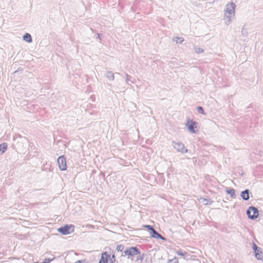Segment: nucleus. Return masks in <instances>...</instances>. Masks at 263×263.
Listing matches in <instances>:
<instances>
[{
    "label": "nucleus",
    "instance_id": "14",
    "mask_svg": "<svg viewBox=\"0 0 263 263\" xmlns=\"http://www.w3.org/2000/svg\"><path fill=\"white\" fill-rule=\"evenodd\" d=\"M23 40L28 43H31L32 42V37L30 34L26 33L23 36Z\"/></svg>",
    "mask_w": 263,
    "mask_h": 263
},
{
    "label": "nucleus",
    "instance_id": "15",
    "mask_svg": "<svg viewBox=\"0 0 263 263\" xmlns=\"http://www.w3.org/2000/svg\"><path fill=\"white\" fill-rule=\"evenodd\" d=\"M7 145L6 143H3L0 144V154L4 153L7 149Z\"/></svg>",
    "mask_w": 263,
    "mask_h": 263
},
{
    "label": "nucleus",
    "instance_id": "29",
    "mask_svg": "<svg viewBox=\"0 0 263 263\" xmlns=\"http://www.w3.org/2000/svg\"><path fill=\"white\" fill-rule=\"evenodd\" d=\"M174 260H176L175 263H178V259L176 257H174Z\"/></svg>",
    "mask_w": 263,
    "mask_h": 263
},
{
    "label": "nucleus",
    "instance_id": "30",
    "mask_svg": "<svg viewBox=\"0 0 263 263\" xmlns=\"http://www.w3.org/2000/svg\"><path fill=\"white\" fill-rule=\"evenodd\" d=\"M172 261V259H170V260H168V262H171Z\"/></svg>",
    "mask_w": 263,
    "mask_h": 263
},
{
    "label": "nucleus",
    "instance_id": "6",
    "mask_svg": "<svg viewBox=\"0 0 263 263\" xmlns=\"http://www.w3.org/2000/svg\"><path fill=\"white\" fill-rule=\"evenodd\" d=\"M186 126L190 132L195 134L196 131L195 130L197 128V122L192 120H187Z\"/></svg>",
    "mask_w": 263,
    "mask_h": 263
},
{
    "label": "nucleus",
    "instance_id": "21",
    "mask_svg": "<svg viewBox=\"0 0 263 263\" xmlns=\"http://www.w3.org/2000/svg\"><path fill=\"white\" fill-rule=\"evenodd\" d=\"M116 249L118 252H122L124 249V246L122 245H118Z\"/></svg>",
    "mask_w": 263,
    "mask_h": 263
},
{
    "label": "nucleus",
    "instance_id": "20",
    "mask_svg": "<svg viewBox=\"0 0 263 263\" xmlns=\"http://www.w3.org/2000/svg\"><path fill=\"white\" fill-rule=\"evenodd\" d=\"M131 77L130 76H129L128 74H126L125 75V81H126V82L127 84L128 83V82H131L132 83H133V81H132L131 80Z\"/></svg>",
    "mask_w": 263,
    "mask_h": 263
},
{
    "label": "nucleus",
    "instance_id": "13",
    "mask_svg": "<svg viewBox=\"0 0 263 263\" xmlns=\"http://www.w3.org/2000/svg\"><path fill=\"white\" fill-rule=\"evenodd\" d=\"M106 77L110 81H114L115 79L114 73L110 71H108L106 73Z\"/></svg>",
    "mask_w": 263,
    "mask_h": 263
},
{
    "label": "nucleus",
    "instance_id": "10",
    "mask_svg": "<svg viewBox=\"0 0 263 263\" xmlns=\"http://www.w3.org/2000/svg\"><path fill=\"white\" fill-rule=\"evenodd\" d=\"M249 190L248 189H246L241 193L240 196L244 200L247 201L249 199Z\"/></svg>",
    "mask_w": 263,
    "mask_h": 263
},
{
    "label": "nucleus",
    "instance_id": "18",
    "mask_svg": "<svg viewBox=\"0 0 263 263\" xmlns=\"http://www.w3.org/2000/svg\"><path fill=\"white\" fill-rule=\"evenodd\" d=\"M109 263H114L116 261L115 256L114 254H112L111 256L109 255V258L108 260Z\"/></svg>",
    "mask_w": 263,
    "mask_h": 263
},
{
    "label": "nucleus",
    "instance_id": "16",
    "mask_svg": "<svg viewBox=\"0 0 263 263\" xmlns=\"http://www.w3.org/2000/svg\"><path fill=\"white\" fill-rule=\"evenodd\" d=\"M173 41L176 43L181 44L183 42L184 39L181 37L175 36L173 38Z\"/></svg>",
    "mask_w": 263,
    "mask_h": 263
},
{
    "label": "nucleus",
    "instance_id": "27",
    "mask_svg": "<svg viewBox=\"0 0 263 263\" xmlns=\"http://www.w3.org/2000/svg\"><path fill=\"white\" fill-rule=\"evenodd\" d=\"M242 34L245 35H247V30L244 28H242Z\"/></svg>",
    "mask_w": 263,
    "mask_h": 263
},
{
    "label": "nucleus",
    "instance_id": "1",
    "mask_svg": "<svg viewBox=\"0 0 263 263\" xmlns=\"http://www.w3.org/2000/svg\"><path fill=\"white\" fill-rule=\"evenodd\" d=\"M247 213L249 218L251 219H255L257 218L259 214L257 208L254 206L250 207L248 209Z\"/></svg>",
    "mask_w": 263,
    "mask_h": 263
},
{
    "label": "nucleus",
    "instance_id": "3",
    "mask_svg": "<svg viewBox=\"0 0 263 263\" xmlns=\"http://www.w3.org/2000/svg\"><path fill=\"white\" fill-rule=\"evenodd\" d=\"M58 231L63 235H67L73 232L74 226L73 225H65L59 228Z\"/></svg>",
    "mask_w": 263,
    "mask_h": 263
},
{
    "label": "nucleus",
    "instance_id": "11",
    "mask_svg": "<svg viewBox=\"0 0 263 263\" xmlns=\"http://www.w3.org/2000/svg\"><path fill=\"white\" fill-rule=\"evenodd\" d=\"M151 236L156 239H161L165 240V239L159 233H158L155 229L152 231Z\"/></svg>",
    "mask_w": 263,
    "mask_h": 263
},
{
    "label": "nucleus",
    "instance_id": "9",
    "mask_svg": "<svg viewBox=\"0 0 263 263\" xmlns=\"http://www.w3.org/2000/svg\"><path fill=\"white\" fill-rule=\"evenodd\" d=\"M109 258V254L107 252H103L99 261V263H109L108 260Z\"/></svg>",
    "mask_w": 263,
    "mask_h": 263
},
{
    "label": "nucleus",
    "instance_id": "26",
    "mask_svg": "<svg viewBox=\"0 0 263 263\" xmlns=\"http://www.w3.org/2000/svg\"><path fill=\"white\" fill-rule=\"evenodd\" d=\"M201 200H202V202L203 203V204H208V200L206 199L202 198V199H201Z\"/></svg>",
    "mask_w": 263,
    "mask_h": 263
},
{
    "label": "nucleus",
    "instance_id": "19",
    "mask_svg": "<svg viewBox=\"0 0 263 263\" xmlns=\"http://www.w3.org/2000/svg\"><path fill=\"white\" fill-rule=\"evenodd\" d=\"M194 50L195 52L197 53H200L203 52V49L200 47H195Z\"/></svg>",
    "mask_w": 263,
    "mask_h": 263
},
{
    "label": "nucleus",
    "instance_id": "4",
    "mask_svg": "<svg viewBox=\"0 0 263 263\" xmlns=\"http://www.w3.org/2000/svg\"><path fill=\"white\" fill-rule=\"evenodd\" d=\"M140 253L138 248L134 247H130L123 252L124 255H127L128 256H134V255L139 254ZM128 258H129V257H128Z\"/></svg>",
    "mask_w": 263,
    "mask_h": 263
},
{
    "label": "nucleus",
    "instance_id": "12",
    "mask_svg": "<svg viewBox=\"0 0 263 263\" xmlns=\"http://www.w3.org/2000/svg\"><path fill=\"white\" fill-rule=\"evenodd\" d=\"M255 257L258 259L261 260L262 258V253L261 250V248H260L258 250H257V251H255Z\"/></svg>",
    "mask_w": 263,
    "mask_h": 263
},
{
    "label": "nucleus",
    "instance_id": "25",
    "mask_svg": "<svg viewBox=\"0 0 263 263\" xmlns=\"http://www.w3.org/2000/svg\"><path fill=\"white\" fill-rule=\"evenodd\" d=\"M144 227L146 228L148 230L151 231V232L154 230V229L150 225H145Z\"/></svg>",
    "mask_w": 263,
    "mask_h": 263
},
{
    "label": "nucleus",
    "instance_id": "22",
    "mask_svg": "<svg viewBox=\"0 0 263 263\" xmlns=\"http://www.w3.org/2000/svg\"><path fill=\"white\" fill-rule=\"evenodd\" d=\"M197 111H198V112L201 113V114H203V115L205 114V112H204L203 108L201 106H199L197 107Z\"/></svg>",
    "mask_w": 263,
    "mask_h": 263
},
{
    "label": "nucleus",
    "instance_id": "7",
    "mask_svg": "<svg viewBox=\"0 0 263 263\" xmlns=\"http://www.w3.org/2000/svg\"><path fill=\"white\" fill-rule=\"evenodd\" d=\"M57 162L58 163L59 168L61 170L65 171L66 170V159L64 156H60L57 160Z\"/></svg>",
    "mask_w": 263,
    "mask_h": 263
},
{
    "label": "nucleus",
    "instance_id": "8",
    "mask_svg": "<svg viewBox=\"0 0 263 263\" xmlns=\"http://www.w3.org/2000/svg\"><path fill=\"white\" fill-rule=\"evenodd\" d=\"M234 16V15L224 13L223 19L224 24L227 26L230 25L232 23Z\"/></svg>",
    "mask_w": 263,
    "mask_h": 263
},
{
    "label": "nucleus",
    "instance_id": "24",
    "mask_svg": "<svg viewBox=\"0 0 263 263\" xmlns=\"http://www.w3.org/2000/svg\"><path fill=\"white\" fill-rule=\"evenodd\" d=\"M252 249L254 250V251L255 252V251H257V250L259 249L260 248H258L257 247V246L255 243H253Z\"/></svg>",
    "mask_w": 263,
    "mask_h": 263
},
{
    "label": "nucleus",
    "instance_id": "23",
    "mask_svg": "<svg viewBox=\"0 0 263 263\" xmlns=\"http://www.w3.org/2000/svg\"><path fill=\"white\" fill-rule=\"evenodd\" d=\"M176 253L180 255V256H184L185 255V254H186V253H184V252H183L181 250H178L176 252Z\"/></svg>",
    "mask_w": 263,
    "mask_h": 263
},
{
    "label": "nucleus",
    "instance_id": "28",
    "mask_svg": "<svg viewBox=\"0 0 263 263\" xmlns=\"http://www.w3.org/2000/svg\"><path fill=\"white\" fill-rule=\"evenodd\" d=\"M75 263H86L84 260H78Z\"/></svg>",
    "mask_w": 263,
    "mask_h": 263
},
{
    "label": "nucleus",
    "instance_id": "2",
    "mask_svg": "<svg viewBox=\"0 0 263 263\" xmlns=\"http://www.w3.org/2000/svg\"><path fill=\"white\" fill-rule=\"evenodd\" d=\"M172 145L178 152L182 153H185L187 152V149L185 147L184 144L182 142L174 141L172 142Z\"/></svg>",
    "mask_w": 263,
    "mask_h": 263
},
{
    "label": "nucleus",
    "instance_id": "5",
    "mask_svg": "<svg viewBox=\"0 0 263 263\" xmlns=\"http://www.w3.org/2000/svg\"><path fill=\"white\" fill-rule=\"evenodd\" d=\"M236 8L235 4L232 2L228 3L226 6V9L224 10V13H227L232 15H235V9Z\"/></svg>",
    "mask_w": 263,
    "mask_h": 263
},
{
    "label": "nucleus",
    "instance_id": "17",
    "mask_svg": "<svg viewBox=\"0 0 263 263\" xmlns=\"http://www.w3.org/2000/svg\"><path fill=\"white\" fill-rule=\"evenodd\" d=\"M227 193L228 194H230L231 196L233 198H235L236 196V195L235 194V190H234L233 189H231L228 190H227Z\"/></svg>",
    "mask_w": 263,
    "mask_h": 263
}]
</instances>
